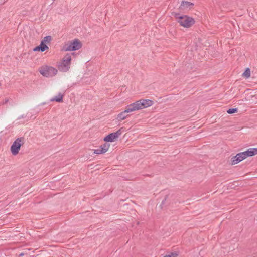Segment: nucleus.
Segmentation results:
<instances>
[{
  "instance_id": "obj_1",
  "label": "nucleus",
  "mask_w": 257,
  "mask_h": 257,
  "mask_svg": "<svg viewBox=\"0 0 257 257\" xmlns=\"http://www.w3.org/2000/svg\"><path fill=\"white\" fill-rule=\"evenodd\" d=\"M153 104V101L149 99H141L136 101L134 103L128 105L125 110L118 114L117 119L118 121L123 120L128 116V113L143 109L152 106Z\"/></svg>"
},
{
  "instance_id": "obj_2",
  "label": "nucleus",
  "mask_w": 257,
  "mask_h": 257,
  "mask_svg": "<svg viewBox=\"0 0 257 257\" xmlns=\"http://www.w3.org/2000/svg\"><path fill=\"white\" fill-rule=\"evenodd\" d=\"M175 16L180 25L185 28L190 27L194 24L195 22L193 18L187 15L180 16L179 14H176Z\"/></svg>"
},
{
  "instance_id": "obj_3",
  "label": "nucleus",
  "mask_w": 257,
  "mask_h": 257,
  "mask_svg": "<svg viewBox=\"0 0 257 257\" xmlns=\"http://www.w3.org/2000/svg\"><path fill=\"white\" fill-rule=\"evenodd\" d=\"M58 72L57 69L49 66H43L40 67L39 72L44 77H50L55 76Z\"/></svg>"
},
{
  "instance_id": "obj_4",
  "label": "nucleus",
  "mask_w": 257,
  "mask_h": 257,
  "mask_svg": "<svg viewBox=\"0 0 257 257\" xmlns=\"http://www.w3.org/2000/svg\"><path fill=\"white\" fill-rule=\"evenodd\" d=\"M81 47V42L78 39H76L65 44L63 47V50L65 51H75L79 50Z\"/></svg>"
},
{
  "instance_id": "obj_5",
  "label": "nucleus",
  "mask_w": 257,
  "mask_h": 257,
  "mask_svg": "<svg viewBox=\"0 0 257 257\" xmlns=\"http://www.w3.org/2000/svg\"><path fill=\"white\" fill-rule=\"evenodd\" d=\"M71 56L70 54H66L63 58L62 62L58 65V69L62 72H67L69 70L71 64Z\"/></svg>"
},
{
  "instance_id": "obj_6",
  "label": "nucleus",
  "mask_w": 257,
  "mask_h": 257,
  "mask_svg": "<svg viewBox=\"0 0 257 257\" xmlns=\"http://www.w3.org/2000/svg\"><path fill=\"white\" fill-rule=\"evenodd\" d=\"M24 143V138L23 137L18 138L13 142L11 146V151L12 154L15 156L17 155L19 152L21 146Z\"/></svg>"
},
{
  "instance_id": "obj_7",
  "label": "nucleus",
  "mask_w": 257,
  "mask_h": 257,
  "mask_svg": "<svg viewBox=\"0 0 257 257\" xmlns=\"http://www.w3.org/2000/svg\"><path fill=\"white\" fill-rule=\"evenodd\" d=\"M121 133L122 132L121 129H119L116 132L110 133L104 138V141L110 142H113L121 134Z\"/></svg>"
},
{
  "instance_id": "obj_8",
  "label": "nucleus",
  "mask_w": 257,
  "mask_h": 257,
  "mask_svg": "<svg viewBox=\"0 0 257 257\" xmlns=\"http://www.w3.org/2000/svg\"><path fill=\"white\" fill-rule=\"evenodd\" d=\"M247 157L245 152L236 154V156L231 158L232 165L236 164Z\"/></svg>"
},
{
  "instance_id": "obj_9",
  "label": "nucleus",
  "mask_w": 257,
  "mask_h": 257,
  "mask_svg": "<svg viewBox=\"0 0 257 257\" xmlns=\"http://www.w3.org/2000/svg\"><path fill=\"white\" fill-rule=\"evenodd\" d=\"M194 5V4L193 3L183 1L179 6V9L180 11L185 12L191 10Z\"/></svg>"
},
{
  "instance_id": "obj_10",
  "label": "nucleus",
  "mask_w": 257,
  "mask_h": 257,
  "mask_svg": "<svg viewBox=\"0 0 257 257\" xmlns=\"http://www.w3.org/2000/svg\"><path fill=\"white\" fill-rule=\"evenodd\" d=\"M63 96V94H61V93H59L57 96H56L50 99V101H56L59 103L62 102Z\"/></svg>"
},
{
  "instance_id": "obj_11",
  "label": "nucleus",
  "mask_w": 257,
  "mask_h": 257,
  "mask_svg": "<svg viewBox=\"0 0 257 257\" xmlns=\"http://www.w3.org/2000/svg\"><path fill=\"white\" fill-rule=\"evenodd\" d=\"M247 157L257 154V148H251L245 151Z\"/></svg>"
},
{
  "instance_id": "obj_12",
  "label": "nucleus",
  "mask_w": 257,
  "mask_h": 257,
  "mask_svg": "<svg viewBox=\"0 0 257 257\" xmlns=\"http://www.w3.org/2000/svg\"><path fill=\"white\" fill-rule=\"evenodd\" d=\"M41 52H44L45 50H48L49 47L45 44V43L42 41L41 42V43L39 45Z\"/></svg>"
},
{
  "instance_id": "obj_13",
  "label": "nucleus",
  "mask_w": 257,
  "mask_h": 257,
  "mask_svg": "<svg viewBox=\"0 0 257 257\" xmlns=\"http://www.w3.org/2000/svg\"><path fill=\"white\" fill-rule=\"evenodd\" d=\"M110 145L105 143L104 144L101 145L100 147L103 150V151L104 152V153L106 152L107 150H108L109 148Z\"/></svg>"
},
{
  "instance_id": "obj_14",
  "label": "nucleus",
  "mask_w": 257,
  "mask_h": 257,
  "mask_svg": "<svg viewBox=\"0 0 257 257\" xmlns=\"http://www.w3.org/2000/svg\"><path fill=\"white\" fill-rule=\"evenodd\" d=\"M52 40V37L51 36H47L45 37L42 41L45 43H50Z\"/></svg>"
},
{
  "instance_id": "obj_15",
  "label": "nucleus",
  "mask_w": 257,
  "mask_h": 257,
  "mask_svg": "<svg viewBox=\"0 0 257 257\" xmlns=\"http://www.w3.org/2000/svg\"><path fill=\"white\" fill-rule=\"evenodd\" d=\"M94 153L95 154H101L105 153L102 150L100 147L98 149L94 150Z\"/></svg>"
},
{
  "instance_id": "obj_16",
  "label": "nucleus",
  "mask_w": 257,
  "mask_h": 257,
  "mask_svg": "<svg viewBox=\"0 0 257 257\" xmlns=\"http://www.w3.org/2000/svg\"><path fill=\"white\" fill-rule=\"evenodd\" d=\"M243 75L246 78H248L250 77V69L248 68H247L244 71V72L243 73Z\"/></svg>"
},
{
  "instance_id": "obj_17",
  "label": "nucleus",
  "mask_w": 257,
  "mask_h": 257,
  "mask_svg": "<svg viewBox=\"0 0 257 257\" xmlns=\"http://www.w3.org/2000/svg\"><path fill=\"white\" fill-rule=\"evenodd\" d=\"M237 111V108H230V109H229L227 111V112L228 114H232V113L236 112Z\"/></svg>"
},
{
  "instance_id": "obj_18",
  "label": "nucleus",
  "mask_w": 257,
  "mask_h": 257,
  "mask_svg": "<svg viewBox=\"0 0 257 257\" xmlns=\"http://www.w3.org/2000/svg\"><path fill=\"white\" fill-rule=\"evenodd\" d=\"M178 254L176 253H170L168 255H165L164 257H176Z\"/></svg>"
},
{
  "instance_id": "obj_19",
  "label": "nucleus",
  "mask_w": 257,
  "mask_h": 257,
  "mask_svg": "<svg viewBox=\"0 0 257 257\" xmlns=\"http://www.w3.org/2000/svg\"><path fill=\"white\" fill-rule=\"evenodd\" d=\"M33 50L34 51H41V49H40V47L39 46H38L37 47H36L35 48H34Z\"/></svg>"
},
{
  "instance_id": "obj_20",
  "label": "nucleus",
  "mask_w": 257,
  "mask_h": 257,
  "mask_svg": "<svg viewBox=\"0 0 257 257\" xmlns=\"http://www.w3.org/2000/svg\"><path fill=\"white\" fill-rule=\"evenodd\" d=\"M8 0H0V5H3L7 2Z\"/></svg>"
},
{
  "instance_id": "obj_21",
  "label": "nucleus",
  "mask_w": 257,
  "mask_h": 257,
  "mask_svg": "<svg viewBox=\"0 0 257 257\" xmlns=\"http://www.w3.org/2000/svg\"><path fill=\"white\" fill-rule=\"evenodd\" d=\"M9 100L8 99H6L5 101L3 102V104L7 103L8 102Z\"/></svg>"
},
{
  "instance_id": "obj_22",
  "label": "nucleus",
  "mask_w": 257,
  "mask_h": 257,
  "mask_svg": "<svg viewBox=\"0 0 257 257\" xmlns=\"http://www.w3.org/2000/svg\"><path fill=\"white\" fill-rule=\"evenodd\" d=\"M24 255V253H21V254H20L19 256H22Z\"/></svg>"
}]
</instances>
